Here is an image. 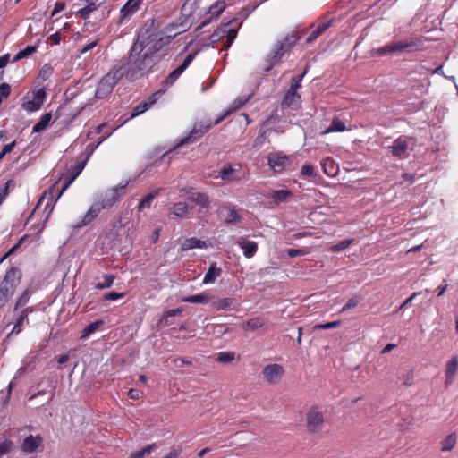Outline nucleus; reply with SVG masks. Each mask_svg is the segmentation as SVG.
<instances>
[{"label": "nucleus", "mask_w": 458, "mask_h": 458, "mask_svg": "<svg viewBox=\"0 0 458 458\" xmlns=\"http://www.w3.org/2000/svg\"><path fill=\"white\" fill-rule=\"evenodd\" d=\"M172 40V37H160L158 40L145 47L140 42H133L126 55L114 64L123 78L135 81L148 77L153 72L154 67L167 55L164 49Z\"/></svg>", "instance_id": "f257e3e1"}, {"label": "nucleus", "mask_w": 458, "mask_h": 458, "mask_svg": "<svg viewBox=\"0 0 458 458\" xmlns=\"http://www.w3.org/2000/svg\"><path fill=\"white\" fill-rule=\"evenodd\" d=\"M122 79H123V76L114 64L109 72L105 74L98 83L95 91V98L98 99H104L108 97L112 93L114 86Z\"/></svg>", "instance_id": "f03ea898"}, {"label": "nucleus", "mask_w": 458, "mask_h": 458, "mask_svg": "<svg viewBox=\"0 0 458 458\" xmlns=\"http://www.w3.org/2000/svg\"><path fill=\"white\" fill-rule=\"evenodd\" d=\"M211 123H208L207 125H204L202 123H195L194 127L192 128L189 135L182 139L175 146H174L172 148H169L165 153H164L161 158L165 159L176 148L196 141L197 140L201 138L211 128Z\"/></svg>", "instance_id": "7ed1b4c3"}, {"label": "nucleus", "mask_w": 458, "mask_h": 458, "mask_svg": "<svg viewBox=\"0 0 458 458\" xmlns=\"http://www.w3.org/2000/svg\"><path fill=\"white\" fill-rule=\"evenodd\" d=\"M86 164V160L78 163L74 168L72 169V174H70V178L68 182H66L60 191L55 190V185H53L50 189V199L49 201L46 205V208L51 206L49 213L53 210L55 203L58 200V199L62 196L64 191L69 187V185L75 180V178L82 172Z\"/></svg>", "instance_id": "20e7f679"}, {"label": "nucleus", "mask_w": 458, "mask_h": 458, "mask_svg": "<svg viewBox=\"0 0 458 458\" xmlns=\"http://www.w3.org/2000/svg\"><path fill=\"white\" fill-rule=\"evenodd\" d=\"M418 47V40L411 39L398 42H392L381 47L375 49V54L378 55H386L393 53H403L411 48Z\"/></svg>", "instance_id": "39448f33"}, {"label": "nucleus", "mask_w": 458, "mask_h": 458, "mask_svg": "<svg viewBox=\"0 0 458 458\" xmlns=\"http://www.w3.org/2000/svg\"><path fill=\"white\" fill-rule=\"evenodd\" d=\"M158 33L155 28V20H148L145 21L143 27L140 29L137 38L133 42H141L145 47L151 46L150 43H155L160 38H157Z\"/></svg>", "instance_id": "423d86ee"}, {"label": "nucleus", "mask_w": 458, "mask_h": 458, "mask_svg": "<svg viewBox=\"0 0 458 458\" xmlns=\"http://www.w3.org/2000/svg\"><path fill=\"white\" fill-rule=\"evenodd\" d=\"M127 184L128 182H124L123 184H119L118 186L108 189L105 192L103 199L100 202H97L101 209L111 208L121 198V196L124 195Z\"/></svg>", "instance_id": "0eeeda50"}, {"label": "nucleus", "mask_w": 458, "mask_h": 458, "mask_svg": "<svg viewBox=\"0 0 458 458\" xmlns=\"http://www.w3.org/2000/svg\"><path fill=\"white\" fill-rule=\"evenodd\" d=\"M284 369L282 365L271 363L266 365L261 371L262 378L269 385L278 384L284 376Z\"/></svg>", "instance_id": "6e6552de"}, {"label": "nucleus", "mask_w": 458, "mask_h": 458, "mask_svg": "<svg viewBox=\"0 0 458 458\" xmlns=\"http://www.w3.org/2000/svg\"><path fill=\"white\" fill-rule=\"evenodd\" d=\"M324 425V415L318 407H311L306 414V427L310 433H318Z\"/></svg>", "instance_id": "1a4fd4ad"}, {"label": "nucleus", "mask_w": 458, "mask_h": 458, "mask_svg": "<svg viewBox=\"0 0 458 458\" xmlns=\"http://www.w3.org/2000/svg\"><path fill=\"white\" fill-rule=\"evenodd\" d=\"M242 176V167L240 164L225 165L219 171V177L225 182H240Z\"/></svg>", "instance_id": "9d476101"}, {"label": "nucleus", "mask_w": 458, "mask_h": 458, "mask_svg": "<svg viewBox=\"0 0 458 458\" xmlns=\"http://www.w3.org/2000/svg\"><path fill=\"white\" fill-rule=\"evenodd\" d=\"M198 54V51L190 53L183 62L174 71H172L165 79L164 84L165 87L172 86L176 80L182 75V73L188 68Z\"/></svg>", "instance_id": "9b49d317"}, {"label": "nucleus", "mask_w": 458, "mask_h": 458, "mask_svg": "<svg viewBox=\"0 0 458 458\" xmlns=\"http://www.w3.org/2000/svg\"><path fill=\"white\" fill-rule=\"evenodd\" d=\"M285 44L281 41H277L273 49L267 55L266 62L268 64L267 67L264 68L265 72H268L272 70L273 66L280 61L283 55L286 53L284 49Z\"/></svg>", "instance_id": "f8f14e48"}, {"label": "nucleus", "mask_w": 458, "mask_h": 458, "mask_svg": "<svg viewBox=\"0 0 458 458\" xmlns=\"http://www.w3.org/2000/svg\"><path fill=\"white\" fill-rule=\"evenodd\" d=\"M181 192L189 194L187 199L200 207L201 208L208 209L210 208L211 200L208 195L205 192L193 191L192 188H183Z\"/></svg>", "instance_id": "ddd939ff"}, {"label": "nucleus", "mask_w": 458, "mask_h": 458, "mask_svg": "<svg viewBox=\"0 0 458 458\" xmlns=\"http://www.w3.org/2000/svg\"><path fill=\"white\" fill-rule=\"evenodd\" d=\"M411 139L406 136H400L389 147V151L393 157L404 158L409 148Z\"/></svg>", "instance_id": "4468645a"}, {"label": "nucleus", "mask_w": 458, "mask_h": 458, "mask_svg": "<svg viewBox=\"0 0 458 458\" xmlns=\"http://www.w3.org/2000/svg\"><path fill=\"white\" fill-rule=\"evenodd\" d=\"M43 446V439L40 436L30 435L24 438L21 449L23 453L30 454L37 452Z\"/></svg>", "instance_id": "2eb2a0df"}, {"label": "nucleus", "mask_w": 458, "mask_h": 458, "mask_svg": "<svg viewBox=\"0 0 458 458\" xmlns=\"http://www.w3.org/2000/svg\"><path fill=\"white\" fill-rule=\"evenodd\" d=\"M219 212L223 216L224 222L227 225H235L242 219L234 206H223Z\"/></svg>", "instance_id": "dca6fc26"}, {"label": "nucleus", "mask_w": 458, "mask_h": 458, "mask_svg": "<svg viewBox=\"0 0 458 458\" xmlns=\"http://www.w3.org/2000/svg\"><path fill=\"white\" fill-rule=\"evenodd\" d=\"M83 1L86 3V5L84 7L76 9L75 13L84 20L89 19L90 13H93L94 11H96L105 2V0H83Z\"/></svg>", "instance_id": "f3484780"}, {"label": "nucleus", "mask_w": 458, "mask_h": 458, "mask_svg": "<svg viewBox=\"0 0 458 458\" xmlns=\"http://www.w3.org/2000/svg\"><path fill=\"white\" fill-rule=\"evenodd\" d=\"M267 197L273 200L276 205L287 203L293 197V193L290 190H276L269 192Z\"/></svg>", "instance_id": "a211bd4d"}, {"label": "nucleus", "mask_w": 458, "mask_h": 458, "mask_svg": "<svg viewBox=\"0 0 458 458\" xmlns=\"http://www.w3.org/2000/svg\"><path fill=\"white\" fill-rule=\"evenodd\" d=\"M237 244L243 250L244 256L248 259L252 258L258 250L257 242L250 241L245 237H240L237 240Z\"/></svg>", "instance_id": "6ab92c4d"}, {"label": "nucleus", "mask_w": 458, "mask_h": 458, "mask_svg": "<svg viewBox=\"0 0 458 458\" xmlns=\"http://www.w3.org/2000/svg\"><path fill=\"white\" fill-rule=\"evenodd\" d=\"M333 21L334 19L319 21L315 30H313L306 38V43L310 44L315 41L319 36H321L327 29L331 27Z\"/></svg>", "instance_id": "aec40b11"}, {"label": "nucleus", "mask_w": 458, "mask_h": 458, "mask_svg": "<svg viewBox=\"0 0 458 458\" xmlns=\"http://www.w3.org/2000/svg\"><path fill=\"white\" fill-rule=\"evenodd\" d=\"M209 246H211V243L209 242L202 241L196 237H191L186 239L182 242L181 246V251H187L195 248L207 249Z\"/></svg>", "instance_id": "412c9836"}, {"label": "nucleus", "mask_w": 458, "mask_h": 458, "mask_svg": "<svg viewBox=\"0 0 458 458\" xmlns=\"http://www.w3.org/2000/svg\"><path fill=\"white\" fill-rule=\"evenodd\" d=\"M301 103V97L297 92L293 90H287L283 101L281 103L282 108L290 107L292 109H297Z\"/></svg>", "instance_id": "4be33fe9"}, {"label": "nucleus", "mask_w": 458, "mask_h": 458, "mask_svg": "<svg viewBox=\"0 0 458 458\" xmlns=\"http://www.w3.org/2000/svg\"><path fill=\"white\" fill-rule=\"evenodd\" d=\"M225 1H217L215 4H213L209 9L208 13L211 15V17L208 20L203 21L197 28V30H200L201 28L208 25L209 22H211L213 18H217L220 13L225 10Z\"/></svg>", "instance_id": "5701e85b"}, {"label": "nucleus", "mask_w": 458, "mask_h": 458, "mask_svg": "<svg viewBox=\"0 0 458 458\" xmlns=\"http://www.w3.org/2000/svg\"><path fill=\"white\" fill-rule=\"evenodd\" d=\"M22 278V272L19 267H11L8 268L5 272V275L4 276V284H13L16 286L20 284Z\"/></svg>", "instance_id": "b1692460"}, {"label": "nucleus", "mask_w": 458, "mask_h": 458, "mask_svg": "<svg viewBox=\"0 0 458 458\" xmlns=\"http://www.w3.org/2000/svg\"><path fill=\"white\" fill-rule=\"evenodd\" d=\"M101 210L102 209L98 206V204L97 202L94 203L89 208V209L86 212V214L84 215V216L81 219V221L78 223L76 227L77 228H81V227L87 225L88 224H89L94 218H96L98 216V214L100 213Z\"/></svg>", "instance_id": "393cba45"}, {"label": "nucleus", "mask_w": 458, "mask_h": 458, "mask_svg": "<svg viewBox=\"0 0 458 458\" xmlns=\"http://www.w3.org/2000/svg\"><path fill=\"white\" fill-rule=\"evenodd\" d=\"M287 160L286 156L276 153L268 157V165L275 172H281Z\"/></svg>", "instance_id": "a878e982"}, {"label": "nucleus", "mask_w": 458, "mask_h": 458, "mask_svg": "<svg viewBox=\"0 0 458 458\" xmlns=\"http://www.w3.org/2000/svg\"><path fill=\"white\" fill-rule=\"evenodd\" d=\"M190 211V207L185 202H177L172 207L170 217L174 218H185Z\"/></svg>", "instance_id": "bb28decb"}, {"label": "nucleus", "mask_w": 458, "mask_h": 458, "mask_svg": "<svg viewBox=\"0 0 458 458\" xmlns=\"http://www.w3.org/2000/svg\"><path fill=\"white\" fill-rule=\"evenodd\" d=\"M141 4L142 0H128L120 11L121 18L124 19L135 13L139 10Z\"/></svg>", "instance_id": "cd10ccee"}, {"label": "nucleus", "mask_w": 458, "mask_h": 458, "mask_svg": "<svg viewBox=\"0 0 458 458\" xmlns=\"http://www.w3.org/2000/svg\"><path fill=\"white\" fill-rule=\"evenodd\" d=\"M222 274V269L216 266V262H212L209 265V267L205 274L203 283L204 284H211L216 281L217 277H219Z\"/></svg>", "instance_id": "c85d7f7f"}, {"label": "nucleus", "mask_w": 458, "mask_h": 458, "mask_svg": "<svg viewBox=\"0 0 458 458\" xmlns=\"http://www.w3.org/2000/svg\"><path fill=\"white\" fill-rule=\"evenodd\" d=\"M458 368L457 358H452L446 364L445 375L446 380L445 385L448 386L453 383L454 377L456 375Z\"/></svg>", "instance_id": "c756f323"}, {"label": "nucleus", "mask_w": 458, "mask_h": 458, "mask_svg": "<svg viewBox=\"0 0 458 458\" xmlns=\"http://www.w3.org/2000/svg\"><path fill=\"white\" fill-rule=\"evenodd\" d=\"M182 312V308H177V309H174V310H168L167 311H165L163 314L161 318L158 320V325L159 326L173 325L174 324L173 318L175 316L181 315Z\"/></svg>", "instance_id": "7c9ffc66"}, {"label": "nucleus", "mask_w": 458, "mask_h": 458, "mask_svg": "<svg viewBox=\"0 0 458 458\" xmlns=\"http://www.w3.org/2000/svg\"><path fill=\"white\" fill-rule=\"evenodd\" d=\"M25 324H29L28 316L21 311L18 318H16V321L14 322V326L12 331L7 335V339H10L13 335H18L20 332H21L22 327Z\"/></svg>", "instance_id": "2f4dec72"}, {"label": "nucleus", "mask_w": 458, "mask_h": 458, "mask_svg": "<svg viewBox=\"0 0 458 458\" xmlns=\"http://www.w3.org/2000/svg\"><path fill=\"white\" fill-rule=\"evenodd\" d=\"M213 308L217 310H233L236 306V301L233 298H224L212 302Z\"/></svg>", "instance_id": "473e14b6"}, {"label": "nucleus", "mask_w": 458, "mask_h": 458, "mask_svg": "<svg viewBox=\"0 0 458 458\" xmlns=\"http://www.w3.org/2000/svg\"><path fill=\"white\" fill-rule=\"evenodd\" d=\"M302 33L303 32L293 31L285 36L283 40H280L285 44L284 49L286 52L297 43V41L301 38Z\"/></svg>", "instance_id": "72a5a7b5"}, {"label": "nucleus", "mask_w": 458, "mask_h": 458, "mask_svg": "<svg viewBox=\"0 0 458 458\" xmlns=\"http://www.w3.org/2000/svg\"><path fill=\"white\" fill-rule=\"evenodd\" d=\"M212 297L206 293L190 295L182 299V301L190 302V303H208Z\"/></svg>", "instance_id": "f704fd0d"}, {"label": "nucleus", "mask_w": 458, "mask_h": 458, "mask_svg": "<svg viewBox=\"0 0 458 458\" xmlns=\"http://www.w3.org/2000/svg\"><path fill=\"white\" fill-rule=\"evenodd\" d=\"M32 293H33L32 289H30V288L25 289L23 291V293H21V295L17 299L14 308H13V311L15 312L18 310H20L21 308H23L30 301Z\"/></svg>", "instance_id": "c9c22d12"}, {"label": "nucleus", "mask_w": 458, "mask_h": 458, "mask_svg": "<svg viewBox=\"0 0 458 458\" xmlns=\"http://www.w3.org/2000/svg\"><path fill=\"white\" fill-rule=\"evenodd\" d=\"M226 33V25H221L220 27H218L213 34H211L208 40V43H207L206 45H208V46H213L217 43L221 38H223L225 37Z\"/></svg>", "instance_id": "e433bc0d"}, {"label": "nucleus", "mask_w": 458, "mask_h": 458, "mask_svg": "<svg viewBox=\"0 0 458 458\" xmlns=\"http://www.w3.org/2000/svg\"><path fill=\"white\" fill-rule=\"evenodd\" d=\"M159 190L153 191L142 198L138 205L139 211L148 208L151 206L153 199L158 195Z\"/></svg>", "instance_id": "4c0bfd02"}, {"label": "nucleus", "mask_w": 458, "mask_h": 458, "mask_svg": "<svg viewBox=\"0 0 458 458\" xmlns=\"http://www.w3.org/2000/svg\"><path fill=\"white\" fill-rule=\"evenodd\" d=\"M51 119L52 114L50 113L43 114L40 120L33 126L32 132L38 133L45 130L48 126Z\"/></svg>", "instance_id": "58836bf2"}, {"label": "nucleus", "mask_w": 458, "mask_h": 458, "mask_svg": "<svg viewBox=\"0 0 458 458\" xmlns=\"http://www.w3.org/2000/svg\"><path fill=\"white\" fill-rule=\"evenodd\" d=\"M104 321L101 319L96 320L84 327L81 331V338L85 339L89 336L92 333L96 332L101 326H103Z\"/></svg>", "instance_id": "ea45409f"}, {"label": "nucleus", "mask_w": 458, "mask_h": 458, "mask_svg": "<svg viewBox=\"0 0 458 458\" xmlns=\"http://www.w3.org/2000/svg\"><path fill=\"white\" fill-rule=\"evenodd\" d=\"M13 292L0 284V309H3L13 295Z\"/></svg>", "instance_id": "a19ab883"}, {"label": "nucleus", "mask_w": 458, "mask_h": 458, "mask_svg": "<svg viewBox=\"0 0 458 458\" xmlns=\"http://www.w3.org/2000/svg\"><path fill=\"white\" fill-rule=\"evenodd\" d=\"M249 98H237V99H235V101L233 102V106H233L232 109H230V110H228V111H226V113H225L223 116H221V117H219L218 119H216V120L215 121L214 124H218V123H221V122H222V121H223V120H224L227 115H229L232 112H233V111H235V110H237V109L241 108L243 105H245V104L248 102Z\"/></svg>", "instance_id": "79ce46f5"}, {"label": "nucleus", "mask_w": 458, "mask_h": 458, "mask_svg": "<svg viewBox=\"0 0 458 458\" xmlns=\"http://www.w3.org/2000/svg\"><path fill=\"white\" fill-rule=\"evenodd\" d=\"M345 130H346L345 123L338 117H335L332 120L331 125L325 131V133L335 132V131L342 132V131H344Z\"/></svg>", "instance_id": "37998d69"}, {"label": "nucleus", "mask_w": 458, "mask_h": 458, "mask_svg": "<svg viewBox=\"0 0 458 458\" xmlns=\"http://www.w3.org/2000/svg\"><path fill=\"white\" fill-rule=\"evenodd\" d=\"M224 25H226V33L225 35L226 39L224 43L223 49L227 50L234 41L237 36V30L234 29H229V23H225Z\"/></svg>", "instance_id": "c03bdc74"}, {"label": "nucleus", "mask_w": 458, "mask_h": 458, "mask_svg": "<svg viewBox=\"0 0 458 458\" xmlns=\"http://www.w3.org/2000/svg\"><path fill=\"white\" fill-rule=\"evenodd\" d=\"M456 444V434L451 433L449 434L443 441H442V451H451Z\"/></svg>", "instance_id": "a18cd8bd"}, {"label": "nucleus", "mask_w": 458, "mask_h": 458, "mask_svg": "<svg viewBox=\"0 0 458 458\" xmlns=\"http://www.w3.org/2000/svg\"><path fill=\"white\" fill-rule=\"evenodd\" d=\"M235 359H236V354L234 352H223L218 353L216 360L221 363L228 364V363H231L232 361H233Z\"/></svg>", "instance_id": "49530a36"}, {"label": "nucleus", "mask_w": 458, "mask_h": 458, "mask_svg": "<svg viewBox=\"0 0 458 458\" xmlns=\"http://www.w3.org/2000/svg\"><path fill=\"white\" fill-rule=\"evenodd\" d=\"M103 277H104V281L98 283L95 285V288L99 289V290L109 288L112 286L114 279H115V276L112 274H106Z\"/></svg>", "instance_id": "de8ad7c7"}, {"label": "nucleus", "mask_w": 458, "mask_h": 458, "mask_svg": "<svg viewBox=\"0 0 458 458\" xmlns=\"http://www.w3.org/2000/svg\"><path fill=\"white\" fill-rule=\"evenodd\" d=\"M306 72H307V68L304 70V72L301 74L293 76L292 78L289 90L297 92V89H300L301 86V82L304 75L306 74Z\"/></svg>", "instance_id": "09e8293b"}, {"label": "nucleus", "mask_w": 458, "mask_h": 458, "mask_svg": "<svg viewBox=\"0 0 458 458\" xmlns=\"http://www.w3.org/2000/svg\"><path fill=\"white\" fill-rule=\"evenodd\" d=\"M264 326V319L261 318H253L246 322V328L255 330Z\"/></svg>", "instance_id": "8fccbe9b"}, {"label": "nucleus", "mask_w": 458, "mask_h": 458, "mask_svg": "<svg viewBox=\"0 0 458 458\" xmlns=\"http://www.w3.org/2000/svg\"><path fill=\"white\" fill-rule=\"evenodd\" d=\"M353 242V239H346L339 242L338 243L332 245L330 250L333 252H338L347 249Z\"/></svg>", "instance_id": "3c124183"}, {"label": "nucleus", "mask_w": 458, "mask_h": 458, "mask_svg": "<svg viewBox=\"0 0 458 458\" xmlns=\"http://www.w3.org/2000/svg\"><path fill=\"white\" fill-rule=\"evenodd\" d=\"M13 447V443L10 439H4L0 443V458L9 454Z\"/></svg>", "instance_id": "603ef678"}, {"label": "nucleus", "mask_w": 458, "mask_h": 458, "mask_svg": "<svg viewBox=\"0 0 458 458\" xmlns=\"http://www.w3.org/2000/svg\"><path fill=\"white\" fill-rule=\"evenodd\" d=\"M361 301L362 298L360 295L353 296L347 301L346 304L342 308L341 312L357 307Z\"/></svg>", "instance_id": "864d4df0"}, {"label": "nucleus", "mask_w": 458, "mask_h": 458, "mask_svg": "<svg viewBox=\"0 0 458 458\" xmlns=\"http://www.w3.org/2000/svg\"><path fill=\"white\" fill-rule=\"evenodd\" d=\"M22 107L26 111L35 112L41 107V105L38 102H37L36 100L32 99V100H27V101L23 102Z\"/></svg>", "instance_id": "5fc2aeb1"}, {"label": "nucleus", "mask_w": 458, "mask_h": 458, "mask_svg": "<svg viewBox=\"0 0 458 458\" xmlns=\"http://www.w3.org/2000/svg\"><path fill=\"white\" fill-rule=\"evenodd\" d=\"M113 131H114L111 130V131L106 132L105 135L99 139V140L97 144H93V143L89 144L87 146V150H89V155H91L93 153V151L99 146V144H101L105 140H106L113 133Z\"/></svg>", "instance_id": "6e6d98bb"}, {"label": "nucleus", "mask_w": 458, "mask_h": 458, "mask_svg": "<svg viewBox=\"0 0 458 458\" xmlns=\"http://www.w3.org/2000/svg\"><path fill=\"white\" fill-rule=\"evenodd\" d=\"M149 108L150 107L146 103V101H142L137 106L134 107L132 114H131V117L140 115V114H143L144 112H146L147 110H148Z\"/></svg>", "instance_id": "4d7b16f0"}, {"label": "nucleus", "mask_w": 458, "mask_h": 458, "mask_svg": "<svg viewBox=\"0 0 458 458\" xmlns=\"http://www.w3.org/2000/svg\"><path fill=\"white\" fill-rule=\"evenodd\" d=\"M323 170L325 174H327L329 176H332L335 174V166L333 160L327 158L325 163L323 164Z\"/></svg>", "instance_id": "13d9d810"}, {"label": "nucleus", "mask_w": 458, "mask_h": 458, "mask_svg": "<svg viewBox=\"0 0 458 458\" xmlns=\"http://www.w3.org/2000/svg\"><path fill=\"white\" fill-rule=\"evenodd\" d=\"M11 184H13V181L8 180L5 182V184L4 185V187L0 188V205L5 199V198L8 196V193H9L8 189Z\"/></svg>", "instance_id": "bf43d9fd"}, {"label": "nucleus", "mask_w": 458, "mask_h": 458, "mask_svg": "<svg viewBox=\"0 0 458 458\" xmlns=\"http://www.w3.org/2000/svg\"><path fill=\"white\" fill-rule=\"evenodd\" d=\"M125 296V293L110 292L103 295V301H115Z\"/></svg>", "instance_id": "052dcab7"}, {"label": "nucleus", "mask_w": 458, "mask_h": 458, "mask_svg": "<svg viewBox=\"0 0 458 458\" xmlns=\"http://www.w3.org/2000/svg\"><path fill=\"white\" fill-rule=\"evenodd\" d=\"M301 174L306 177L313 176L315 174L313 165L310 164H305L301 169Z\"/></svg>", "instance_id": "680f3d73"}, {"label": "nucleus", "mask_w": 458, "mask_h": 458, "mask_svg": "<svg viewBox=\"0 0 458 458\" xmlns=\"http://www.w3.org/2000/svg\"><path fill=\"white\" fill-rule=\"evenodd\" d=\"M11 93V87L8 83L4 82L0 85V96L1 98H6L10 96Z\"/></svg>", "instance_id": "e2e57ef3"}, {"label": "nucleus", "mask_w": 458, "mask_h": 458, "mask_svg": "<svg viewBox=\"0 0 458 458\" xmlns=\"http://www.w3.org/2000/svg\"><path fill=\"white\" fill-rule=\"evenodd\" d=\"M15 145H16V141L13 140V142L4 146L3 149L0 152V161L4 157V156L6 154H8L11 151H13V148L15 147Z\"/></svg>", "instance_id": "0e129e2a"}, {"label": "nucleus", "mask_w": 458, "mask_h": 458, "mask_svg": "<svg viewBox=\"0 0 458 458\" xmlns=\"http://www.w3.org/2000/svg\"><path fill=\"white\" fill-rule=\"evenodd\" d=\"M286 253L290 258H295L297 256L305 255L307 251L303 249H288Z\"/></svg>", "instance_id": "69168bd1"}, {"label": "nucleus", "mask_w": 458, "mask_h": 458, "mask_svg": "<svg viewBox=\"0 0 458 458\" xmlns=\"http://www.w3.org/2000/svg\"><path fill=\"white\" fill-rule=\"evenodd\" d=\"M37 48V46H27L24 49L21 50L20 52L21 53L23 58H27L30 55L36 53Z\"/></svg>", "instance_id": "338daca9"}, {"label": "nucleus", "mask_w": 458, "mask_h": 458, "mask_svg": "<svg viewBox=\"0 0 458 458\" xmlns=\"http://www.w3.org/2000/svg\"><path fill=\"white\" fill-rule=\"evenodd\" d=\"M45 98H46V92L43 89H40L34 93L33 99L36 100L37 102H38L41 106L43 105Z\"/></svg>", "instance_id": "774afa93"}]
</instances>
